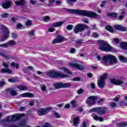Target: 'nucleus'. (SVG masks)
<instances>
[{
  "instance_id": "nucleus-3",
  "label": "nucleus",
  "mask_w": 127,
  "mask_h": 127,
  "mask_svg": "<svg viewBox=\"0 0 127 127\" xmlns=\"http://www.w3.org/2000/svg\"><path fill=\"white\" fill-rule=\"evenodd\" d=\"M102 61L105 65H106L108 62L111 65L117 64L118 62L117 58L112 55H105L102 57Z\"/></svg>"
},
{
  "instance_id": "nucleus-33",
  "label": "nucleus",
  "mask_w": 127,
  "mask_h": 127,
  "mask_svg": "<svg viewBox=\"0 0 127 127\" xmlns=\"http://www.w3.org/2000/svg\"><path fill=\"white\" fill-rule=\"evenodd\" d=\"M40 88H41L42 91H43V92H45V91H46V89H47V87L46 86V85L45 84H43L40 85Z\"/></svg>"
},
{
  "instance_id": "nucleus-43",
  "label": "nucleus",
  "mask_w": 127,
  "mask_h": 127,
  "mask_svg": "<svg viewBox=\"0 0 127 127\" xmlns=\"http://www.w3.org/2000/svg\"><path fill=\"white\" fill-rule=\"evenodd\" d=\"M117 126H118V127H127V124L126 123H123L121 124H117Z\"/></svg>"
},
{
  "instance_id": "nucleus-25",
  "label": "nucleus",
  "mask_w": 127,
  "mask_h": 127,
  "mask_svg": "<svg viewBox=\"0 0 127 127\" xmlns=\"http://www.w3.org/2000/svg\"><path fill=\"white\" fill-rule=\"evenodd\" d=\"M120 46L122 49H127V42H122L120 44Z\"/></svg>"
},
{
  "instance_id": "nucleus-21",
  "label": "nucleus",
  "mask_w": 127,
  "mask_h": 127,
  "mask_svg": "<svg viewBox=\"0 0 127 127\" xmlns=\"http://www.w3.org/2000/svg\"><path fill=\"white\" fill-rule=\"evenodd\" d=\"M114 28L115 29H117L118 30H121V31H126V30H127V29L125 27H123L120 25H115Z\"/></svg>"
},
{
  "instance_id": "nucleus-39",
  "label": "nucleus",
  "mask_w": 127,
  "mask_h": 127,
  "mask_svg": "<svg viewBox=\"0 0 127 127\" xmlns=\"http://www.w3.org/2000/svg\"><path fill=\"white\" fill-rule=\"evenodd\" d=\"M108 16H111V17H116L118 14L116 13H108Z\"/></svg>"
},
{
  "instance_id": "nucleus-35",
  "label": "nucleus",
  "mask_w": 127,
  "mask_h": 127,
  "mask_svg": "<svg viewBox=\"0 0 127 127\" xmlns=\"http://www.w3.org/2000/svg\"><path fill=\"white\" fill-rule=\"evenodd\" d=\"M119 58L120 61H122V62H127V59L123 56H120Z\"/></svg>"
},
{
  "instance_id": "nucleus-29",
  "label": "nucleus",
  "mask_w": 127,
  "mask_h": 127,
  "mask_svg": "<svg viewBox=\"0 0 127 127\" xmlns=\"http://www.w3.org/2000/svg\"><path fill=\"white\" fill-rule=\"evenodd\" d=\"M8 46L10 45V46H13V45H15L16 44V42L14 40H10L7 43Z\"/></svg>"
},
{
  "instance_id": "nucleus-58",
  "label": "nucleus",
  "mask_w": 127,
  "mask_h": 127,
  "mask_svg": "<svg viewBox=\"0 0 127 127\" xmlns=\"http://www.w3.org/2000/svg\"><path fill=\"white\" fill-rule=\"evenodd\" d=\"M105 101V99L101 98L99 100L97 101L98 104H101V103H103V102Z\"/></svg>"
},
{
  "instance_id": "nucleus-64",
  "label": "nucleus",
  "mask_w": 127,
  "mask_h": 127,
  "mask_svg": "<svg viewBox=\"0 0 127 127\" xmlns=\"http://www.w3.org/2000/svg\"><path fill=\"white\" fill-rule=\"evenodd\" d=\"M12 38H16V37H17V34H16L15 33H12Z\"/></svg>"
},
{
  "instance_id": "nucleus-20",
  "label": "nucleus",
  "mask_w": 127,
  "mask_h": 127,
  "mask_svg": "<svg viewBox=\"0 0 127 127\" xmlns=\"http://www.w3.org/2000/svg\"><path fill=\"white\" fill-rule=\"evenodd\" d=\"M91 117H92L93 120L95 121H99V122H103L104 121L103 117H99V116L95 115L94 114L91 115Z\"/></svg>"
},
{
  "instance_id": "nucleus-63",
  "label": "nucleus",
  "mask_w": 127,
  "mask_h": 127,
  "mask_svg": "<svg viewBox=\"0 0 127 127\" xmlns=\"http://www.w3.org/2000/svg\"><path fill=\"white\" fill-rule=\"evenodd\" d=\"M80 80V78L79 77H74L72 79V81H79Z\"/></svg>"
},
{
  "instance_id": "nucleus-7",
  "label": "nucleus",
  "mask_w": 127,
  "mask_h": 127,
  "mask_svg": "<svg viewBox=\"0 0 127 127\" xmlns=\"http://www.w3.org/2000/svg\"><path fill=\"white\" fill-rule=\"evenodd\" d=\"M98 99V97L95 96H91L87 98L86 100V104L88 106H93L96 104Z\"/></svg>"
},
{
  "instance_id": "nucleus-57",
  "label": "nucleus",
  "mask_w": 127,
  "mask_h": 127,
  "mask_svg": "<svg viewBox=\"0 0 127 127\" xmlns=\"http://www.w3.org/2000/svg\"><path fill=\"white\" fill-rule=\"evenodd\" d=\"M106 4V1H102V3L100 4L101 7H104Z\"/></svg>"
},
{
  "instance_id": "nucleus-41",
  "label": "nucleus",
  "mask_w": 127,
  "mask_h": 127,
  "mask_svg": "<svg viewBox=\"0 0 127 127\" xmlns=\"http://www.w3.org/2000/svg\"><path fill=\"white\" fill-rule=\"evenodd\" d=\"M11 66H12V67H15V69H17L18 67H19V65L18 64H15L14 63H11Z\"/></svg>"
},
{
  "instance_id": "nucleus-26",
  "label": "nucleus",
  "mask_w": 127,
  "mask_h": 127,
  "mask_svg": "<svg viewBox=\"0 0 127 127\" xmlns=\"http://www.w3.org/2000/svg\"><path fill=\"white\" fill-rule=\"evenodd\" d=\"M16 5H23L25 3V1L24 0H21L18 1H14Z\"/></svg>"
},
{
  "instance_id": "nucleus-28",
  "label": "nucleus",
  "mask_w": 127,
  "mask_h": 127,
  "mask_svg": "<svg viewBox=\"0 0 127 127\" xmlns=\"http://www.w3.org/2000/svg\"><path fill=\"white\" fill-rule=\"evenodd\" d=\"M6 91H9L11 96H17V93L13 89H7Z\"/></svg>"
},
{
  "instance_id": "nucleus-59",
  "label": "nucleus",
  "mask_w": 127,
  "mask_h": 127,
  "mask_svg": "<svg viewBox=\"0 0 127 127\" xmlns=\"http://www.w3.org/2000/svg\"><path fill=\"white\" fill-rule=\"evenodd\" d=\"M87 126H88V124L86 122H84L82 123V127H87Z\"/></svg>"
},
{
  "instance_id": "nucleus-27",
  "label": "nucleus",
  "mask_w": 127,
  "mask_h": 127,
  "mask_svg": "<svg viewBox=\"0 0 127 127\" xmlns=\"http://www.w3.org/2000/svg\"><path fill=\"white\" fill-rule=\"evenodd\" d=\"M6 122H12V116L7 117L4 120H3V123H6Z\"/></svg>"
},
{
  "instance_id": "nucleus-38",
  "label": "nucleus",
  "mask_w": 127,
  "mask_h": 127,
  "mask_svg": "<svg viewBox=\"0 0 127 127\" xmlns=\"http://www.w3.org/2000/svg\"><path fill=\"white\" fill-rule=\"evenodd\" d=\"M76 103H77V101L75 100H72L70 101V104L72 106L73 108L76 107Z\"/></svg>"
},
{
  "instance_id": "nucleus-11",
  "label": "nucleus",
  "mask_w": 127,
  "mask_h": 127,
  "mask_svg": "<svg viewBox=\"0 0 127 127\" xmlns=\"http://www.w3.org/2000/svg\"><path fill=\"white\" fill-rule=\"evenodd\" d=\"M91 112H96L98 115H103L106 113V110L102 107L94 108L91 110Z\"/></svg>"
},
{
  "instance_id": "nucleus-46",
  "label": "nucleus",
  "mask_w": 127,
  "mask_h": 127,
  "mask_svg": "<svg viewBox=\"0 0 127 127\" xmlns=\"http://www.w3.org/2000/svg\"><path fill=\"white\" fill-rule=\"evenodd\" d=\"M120 40L119 39H114L113 41L112 42L114 44H118L119 43Z\"/></svg>"
},
{
  "instance_id": "nucleus-15",
  "label": "nucleus",
  "mask_w": 127,
  "mask_h": 127,
  "mask_svg": "<svg viewBox=\"0 0 127 127\" xmlns=\"http://www.w3.org/2000/svg\"><path fill=\"white\" fill-rule=\"evenodd\" d=\"M63 39H64L63 36L60 35L58 36L57 38L56 39L53 41L52 44H56V43H60V42L63 41Z\"/></svg>"
},
{
  "instance_id": "nucleus-51",
  "label": "nucleus",
  "mask_w": 127,
  "mask_h": 127,
  "mask_svg": "<svg viewBox=\"0 0 127 127\" xmlns=\"http://www.w3.org/2000/svg\"><path fill=\"white\" fill-rule=\"evenodd\" d=\"M7 16H8V13H5L1 15V17H2V18H6Z\"/></svg>"
},
{
  "instance_id": "nucleus-47",
  "label": "nucleus",
  "mask_w": 127,
  "mask_h": 127,
  "mask_svg": "<svg viewBox=\"0 0 127 127\" xmlns=\"http://www.w3.org/2000/svg\"><path fill=\"white\" fill-rule=\"evenodd\" d=\"M92 37H94L95 38H97V37H99V34L96 32H93L92 35Z\"/></svg>"
},
{
  "instance_id": "nucleus-22",
  "label": "nucleus",
  "mask_w": 127,
  "mask_h": 127,
  "mask_svg": "<svg viewBox=\"0 0 127 127\" xmlns=\"http://www.w3.org/2000/svg\"><path fill=\"white\" fill-rule=\"evenodd\" d=\"M16 88H17V89H19V90H21V91H27V90H28V87L24 85L17 86H16Z\"/></svg>"
},
{
  "instance_id": "nucleus-19",
  "label": "nucleus",
  "mask_w": 127,
  "mask_h": 127,
  "mask_svg": "<svg viewBox=\"0 0 127 127\" xmlns=\"http://www.w3.org/2000/svg\"><path fill=\"white\" fill-rule=\"evenodd\" d=\"M64 23V22H56L52 24V27H60L62 24Z\"/></svg>"
},
{
  "instance_id": "nucleus-44",
  "label": "nucleus",
  "mask_w": 127,
  "mask_h": 127,
  "mask_svg": "<svg viewBox=\"0 0 127 127\" xmlns=\"http://www.w3.org/2000/svg\"><path fill=\"white\" fill-rule=\"evenodd\" d=\"M0 47H3L4 48H7L8 47V44L7 43H4V44H2L0 45Z\"/></svg>"
},
{
  "instance_id": "nucleus-14",
  "label": "nucleus",
  "mask_w": 127,
  "mask_h": 127,
  "mask_svg": "<svg viewBox=\"0 0 127 127\" xmlns=\"http://www.w3.org/2000/svg\"><path fill=\"white\" fill-rule=\"evenodd\" d=\"M24 116V114H15L12 115V122H16V121H18L19 119L22 118V117H23Z\"/></svg>"
},
{
  "instance_id": "nucleus-37",
  "label": "nucleus",
  "mask_w": 127,
  "mask_h": 127,
  "mask_svg": "<svg viewBox=\"0 0 127 127\" xmlns=\"http://www.w3.org/2000/svg\"><path fill=\"white\" fill-rule=\"evenodd\" d=\"M75 1H77V0H67V3L70 4V5H73Z\"/></svg>"
},
{
  "instance_id": "nucleus-54",
  "label": "nucleus",
  "mask_w": 127,
  "mask_h": 127,
  "mask_svg": "<svg viewBox=\"0 0 127 127\" xmlns=\"http://www.w3.org/2000/svg\"><path fill=\"white\" fill-rule=\"evenodd\" d=\"M8 81L9 82V83H14L15 80L13 78H10L8 79Z\"/></svg>"
},
{
  "instance_id": "nucleus-48",
  "label": "nucleus",
  "mask_w": 127,
  "mask_h": 127,
  "mask_svg": "<svg viewBox=\"0 0 127 127\" xmlns=\"http://www.w3.org/2000/svg\"><path fill=\"white\" fill-rule=\"evenodd\" d=\"M0 56L3 57V58H7V55L2 52H0Z\"/></svg>"
},
{
  "instance_id": "nucleus-24",
  "label": "nucleus",
  "mask_w": 127,
  "mask_h": 127,
  "mask_svg": "<svg viewBox=\"0 0 127 127\" xmlns=\"http://www.w3.org/2000/svg\"><path fill=\"white\" fill-rule=\"evenodd\" d=\"M79 123H80L79 118L75 117L73 119V125L75 127L79 125Z\"/></svg>"
},
{
  "instance_id": "nucleus-6",
  "label": "nucleus",
  "mask_w": 127,
  "mask_h": 127,
  "mask_svg": "<svg viewBox=\"0 0 127 127\" xmlns=\"http://www.w3.org/2000/svg\"><path fill=\"white\" fill-rule=\"evenodd\" d=\"M107 77H108V73H104L100 77V79L98 81V87L101 88V89H104V86L106 84L105 80L107 79Z\"/></svg>"
},
{
  "instance_id": "nucleus-31",
  "label": "nucleus",
  "mask_w": 127,
  "mask_h": 127,
  "mask_svg": "<svg viewBox=\"0 0 127 127\" xmlns=\"http://www.w3.org/2000/svg\"><path fill=\"white\" fill-rule=\"evenodd\" d=\"M71 87V83H63V88H70Z\"/></svg>"
},
{
  "instance_id": "nucleus-8",
  "label": "nucleus",
  "mask_w": 127,
  "mask_h": 127,
  "mask_svg": "<svg viewBox=\"0 0 127 127\" xmlns=\"http://www.w3.org/2000/svg\"><path fill=\"white\" fill-rule=\"evenodd\" d=\"M2 29L3 30V36L1 39V41H5L8 37H9V32L8 29L5 26L2 25L1 26Z\"/></svg>"
},
{
  "instance_id": "nucleus-13",
  "label": "nucleus",
  "mask_w": 127,
  "mask_h": 127,
  "mask_svg": "<svg viewBox=\"0 0 127 127\" xmlns=\"http://www.w3.org/2000/svg\"><path fill=\"white\" fill-rule=\"evenodd\" d=\"M110 81L111 83L114 84V85H117L118 86H120L121 85H122V84H124L123 81L121 80L116 79L115 78L111 79Z\"/></svg>"
},
{
  "instance_id": "nucleus-52",
  "label": "nucleus",
  "mask_w": 127,
  "mask_h": 127,
  "mask_svg": "<svg viewBox=\"0 0 127 127\" xmlns=\"http://www.w3.org/2000/svg\"><path fill=\"white\" fill-rule=\"evenodd\" d=\"M43 127H51V125L49 123H46L43 125Z\"/></svg>"
},
{
  "instance_id": "nucleus-4",
  "label": "nucleus",
  "mask_w": 127,
  "mask_h": 127,
  "mask_svg": "<svg viewBox=\"0 0 127 127\" xmlns=\"http://www.w3.org/2000/svg\"><path fill=\"white\" fill-rule=\"evenodd\" d=\"M47 74L50 78H58V77H60V78H64L68 77L67 74H63L60 71H55L54 70L47 72Z\"/></svg>"
},
{
  "instance_id": "nucleus-50",
  "label": "nucleus",
  "mask_w": 127,
  "mask_h": 127,
  "mask_svg": "<svg viewBox=\"0 0 127 127\" xmlns=\"http://www.w3.org/2000/svg\"><path fill=\"white\" fill-rule=\"evenodd\" d=\"M75 52H76V49L74 48H72L70 50V53H71L72 54H74V53H75Z\"/></svg>"
},
{
  "instance_id": "nucleus-9",
  "label": "nucleus",
  "mask_w": 127,
  "mask_h": 127,
  "mask_svg": "<svg viewBox=\"0 0 127 127\" xmlns=\"http://www.w3.org/2000/svg\"><path fill=\"white\" fill-rule=\"evenodd\" d=\"M51 110V109H50V108H41L38 110L37 114L38 116H45V115H47V113L50 112Z\"/></svg>"
},
{
  "instance_id": "nucleus-56",
  "label": "nucleus",
  "mask_w": 127,
  "mask_h": 127,
  "mask_svg": "<svg viewBox=\"0 0 127 127\" xmlns=\"http://www.w3.org/2000/svg\"><path fill=\"white\" fill-rule=\"evenodd\" d=\"M34 103H35V100H32V101H30V104H29L30 106L32 107V106H33L34 105Z\"/></svg>"
},
{
  "instance_id": "nucleus-2",
  "label": "nucleus",
  "mask_w": 127,
  "mask_h": 127,
  "mask_svg": "<svg viewBox=\"0 0 127 127\" xmlns=\"http://www.w3.org/2000/svg\"><path fill=\"white\" fill-rule=\"evenodd\" d=\"M97 42L99 44L98 49L101 50V51H104L105 52L113 51V47L110 45L108 42L103 40H99L97 41Z\"/></svg>"
},
{
  "instance_id": "nucleus-42",
  "label": "nucleus",
  "mask_w": 127,
  "mask_h": 127,
  "mask_svg": "<svg viewBox=\"0 0 127 127\" xmlns=\"http://www.w3.org/2000/svg\"><path fill=\"white\" fill-rule=\"evenodd\" d=\"M29 36H34L35 32L34 30H32L28 31Z\"/></svg>"
},
{
  "instance_id": "nucleus-32",
  "label": "nucleus",
  "mask_w": 127,
  "mask_h": 127,
  "mask_svg": "<svg viewBox=\"0 0 127 127\" xmlns=\"http://www.w3.org/2000/svg\"><path fill=\"white\" fill-rule=\"evenodd\" d=\"M83 42V41L82 40H79L76 41V47H79V46H81L82 43Z\"/></svg>"
},
{
  "instance_id": "nucleus-12",
  "label": "nucleus",
  "mask_w": 127,
  "mask_h": 127,
  "mask_svg": "<svg viewBox=\"0 0 127 127\" xmlns=\"http://www.w3.org/2000/svg\"><path fill=\"white\" fill-rule=\"evenodd\" d=\"M11 4H12V2L10 0H6L3 1L2 3V7L5 9H7V8H9L10 6H11Z\"/></svg>"
},
{
  "instance_id": "nucleus-60",
  "label": "nucleus",
  "mask_w": 127,
  "mask_h": 127,
  "mask_svg": "<svg viewBox=\"0 0 127 127\" xmlns=\"http://www.w3.org/2000/svg\"><path fill=\"white\" fill-rule=\"evenodd\" d=\"M36 2H37L36 1L33 0H30V3H31V4H36Z\"/></svg>"
},
{
  "instance_id": "nucleus-45",
  "label": "nucleus",
  "mask_w": 127,
  "mask_h": 127,
  "mask_svg": "<svg viewBox=\"0 0 127 127\" xmlns=\"http://www.w3.org/2000/svg\"><path fill=\"white\" fill-rule=\"evenodd\" d=\"M110 107H111V108H116V107H117V104L115 102H111L110 103Z\"/></svg>"
},
{
  "instance_id": "nucleus-17",
  "label": "nucleus",
  "mask_w": 127,
  "mask_h": 127,
  "mask_svg": "<svg viewBox=\"0 0 127 127\" xmlns=\"http://www.w3.org/2000/svg\"><path fill=\"white\" fill-rule=\"evenodd\" d=\"M55 89H61L63 88V82H56L54 83Z\"/></svg>"
},
{
  "instance_id": "nucleus-55",
  "label": "nucleus",
  "mask_w": 127,
  "mask_h": 127,
  "mask_svg": "<svg viewBox=\"0 0 127 127\" xmlns=\"http://www.w3.org/2000/svg\"><path fill=\"white\" fill-rule=\"evenodd\" d=\"M54 115L56 118H60V115H59V113H58V112H55Z\"/></svg>"
},
{
  "instance_id": "nucleus-53",
  "label": "nucleus",
  "mask_w": 127,
  "mask_h": 127,
  "mask_svg": "<svg viewBox=\"0 0 127 127\" xmlns=\"http://www.w3.org/2000/svg\"><path fill=\"white\" fill-rule=\"evenodd\" d=\"M72 28H73V25H68L66 27V29H67L68 30H71Z\"/></svg>"
},
{
  "instance_id": "nucleus-49",
  "label": "nucleus",
  "mask_w": 127,
  "mask_h": 127,
  "mask_svg": "<svg viewBox=\"0 0 127 127\" xmlns=\"http://www.w3.org/2000/svg\"><path fill=\"white\" fill-rule=\"evenodd\" d=\"M84 92V90H83V89H79L77 91V94H78V95H80V94H82V93Z\"/></svg>"
},
{
  "instance_id": "nucleus-30",
  "label": "nucleus",
  "mask_w": 127,
  "mask_h": 127,
  "mask_svg": "<svg viewBox=\"0 0 127 127\" xmlns=\"http://www.w3.org/2000/svg\"><path fill=\"white\" fill-rule=\"evenodd\" d=\"M105 29H106V30H108V31H110V32H112V33H113V32H114V30H113V27H112L110 25H108V26H106Z\"/></svg>"
},
{
  "instance_id": "nucleus-16",
  "label": "nucleus",
  "mask_w": 127,
  "mask_h": 127,
  "mask_svg": "<svg viewBox=\"0 0 127 127\" xmlns=\"http://www.w3.org/2000/svg\"><path fill=\"white\" fill-rule=\"evenodd\" d=\"M69 66H70V67L76 68L77 69H79L80 70H83V69H84V66H83V65H81L77 64L69 63Z\"/></svg>"
},
{
  "instance_id": "nucleus-34",
  "label": "nucleus",
  "mask_w": 127,
  "mask_h": 127,
  "mask_svg": "<svg viewBox=\"0 0 127 127\" xmlns=\"http://www.w3.org/2000/svg\"><path fill=\"white\" fill-rule=\"evenodd\" d=\"M3 127H19L18 126H17L15 125H13V124L7 125V124H4L3 125Z\"/></svg>"
},
{
  "instance_id": "nucleus-61",
  "label": "nucleus",
  "mask_w": 127,
  "mask_h": 127,
  "mask_svg": "<svg viewBox=\"0 0 127 127\" xmlns=\"http://www.w3.org/2000/svg\"><path fill=\"white\" fill-rule=\"evenodd\" d=\"M82 20L83 21V22H85V23H89V21L87 18L82 19Z\"/></svg>"
},
{
  "instance_id": "nucleus-40",
  "label": "nucleus",
  "mask_w": 127,
  "mask_h": 127,
  "mask_svg": "<svg viewBox=\"0 0 127 127\" xmlns=\"http://www.w3.org/2000/svg\"><path fill=\"white\" fill-rule=\"evenodd\" d=\"M32 25V21L30 20H28L26 22L25 25L27 26H30V25Z\"/></svg>"
},
{
  "instance_id": "nucleus-36",
  "label": "nucleus",
  "mask_w": 127,
  "mask_h": 127,
  "mask_svg": "<svg viewBox=\"0 0 127 127\" xmlns=\"http://www.w3.org/2000/svg\"><path fill=\"white\" fill-rule=\"evenodd\" d=\"M43 20L44 22H48L50 20V17L48 16H46L43 17Z\"/></svg>"
},
{
  "instance_id": "nucleus-10",
  "label": "nucleus",
  "mask_w": 127,
  "mask_h": 127,
  "mask_svg": "<svg viewBox=\"0 0 127 127\" xmlns=\"http://www.w3.org/2000/svg\"><path fill=\"white\" fill-rule=\"evenodd\" d=\"M2 65L5 68H2L0 71L2 73H7V74H11L12 70L8 68V64L5 63H3Z\"/></svg>"
},
{
  "instance_id": "nucleus-5",
  "label": "nucleus",
  "mask_w": 127,
  "mask_h": 127,
  "mask_svg": "<svg viewBox=\"0 0 127 127\" xmlns=\"http://www.w3.org/2000/svg\"><path fill=\"white\" fill-rule=\"evenodd\" d=\"M89 27L83 24H78L74 28L73 31L74 33H79V32H82L84 29H88Z\"/></svg>"
},
{
  "instance_id": "nucleus-23",
  "label": "nucleus",
  "mask_w": 127,
  "mask_h": 127,
  "mask_svg": "<svg viewBox=\"0 0 127 127\" xmlns=\"http://www.w3.org/2000/svg\"><path fill=\"white\" fill-rule=\"evenodd\" d=\"M60 69V70H62L64 72H65V73H67V74H72V72H71V71L66 67H61Z\"/></svg>"
},
{
  "instance_id": "nucleus-1",
  "label": "nucleus",
  "mask_w": 127,
  "mask_h": 127,
  "mask_svg": "<svg viewBox=\"0 0 127 127\" xmlns=\"http://www.w3.org/2000/svg\"><path fill=\"white\" fill-rule=\"evenodd\" d=\"M67 11L70 13H75V14H79V15H83L88 17H93V18H98V15L92 11L68 9L67 10Z\"/></svg>"
},
{
  "instance_id": "nucleus-62",
  "label": "nucleus",
  "mask_w": 127,
  "mask_h": 127,
  "mask_svg": "<svg viewBox=\"0 0 127 127\" xmlns=\"http://www.w3.org/2000/svg\"><path fill=\"white\" fill-rule=\"evenodd\" d=\"M5 85V82L2 81L0 82V87H3Z\"/></svg>"
},
{
  "instance_id": "nucleus-18",
  "label": "nucleus",
  "mask_w": 127,
  "mask_h": 127,
  "mask_svg": "<svg viewBox=\"0 0 127 127\" xmlns=\"http://www.w3.org/2000/svg\"><path fill=\"white\" fill-rule=\"evenodd\" d=\"M22 97L28 98H34V94L31 93H25L21 94Z\"/></svg>"
}]
</instances>
